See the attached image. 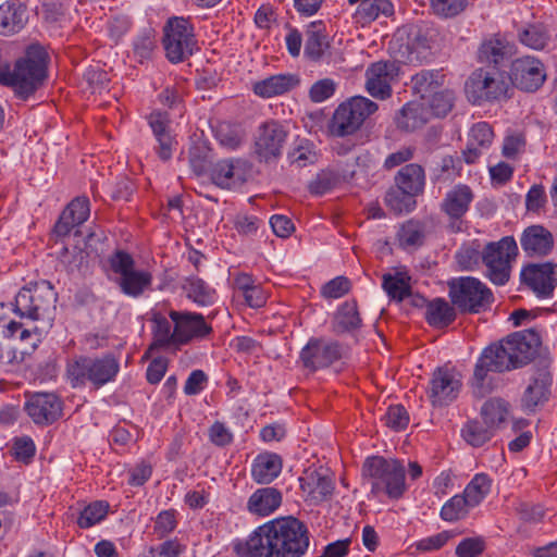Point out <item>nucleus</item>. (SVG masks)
Instances as JSON below:
<instances>
[{"mask_svg":"<svg viewBox=\"0 0 557 557\" xmlns=\"http://www.w3.org/2000/svg\"><path fill=\"white\" fill-rule=\"evenodd\" d=\"M310 545L306 523L283 517L259 527L246 541L234 543L239 557H302Z\"/></svg>","mask_w":557,"mask_h":557,"instance_id":"obj_1","label":"nucleus"},{"mask_svg":"<svg viewBox=\"0 0 557 557\" xmlns=\"http://www.w3.org/2000/svg\"><path fill=\"white\" fill-rule=\"evenodd\" d=\"M48 54L39 45H32L27 48L25 55L16 61L14 70L11 71L8 61L4 62L3 76L0 75V83L14 87L16 94L26 99L33 95L46 78Z\"/></svg>","mask_w":557,"mask_h":557,"instance_id":"obj_2","label":"nucleus"},{"mask_svg":"<svg viewBox=\"0 0 557 557\" xmlns=\"http://www.w3.org/2000/svg\"><path fill=\"white\" fill-rule=\"evenodd\" d=\"M120 371V362L112 354L78 356L66 363L65 375L73 388L90 385L99 389L113 382Z\"/></svg>","mask_w":557,"mask_h":557,"instance_id":"obj_3","label":"nucleus"},{"mask_svg":"<svg viewBox=\"0 0 557 557\" xmlns=\"http://www.w3.org/2000/svg\"><path fill=\"white\" fill-rule=\"evenodd\" d=\"M405 467L397 459L381 456L368 457L362 466V475L371 480L372 493H385L389 498H400L406 491Z\"/></svg>","mask_w":557,"mask_h":557,"instance_id":"obj_4","label":"nucleus"},{"mask_svg":"<svg viewBox=\"0 0 557 557\" xmlns=\"http://www.w3.org/2000/svg\"><path fill=\"white\" fill-rule=\"evenodd\" d=\"M57 294L48 281L32 283L15 296L14 312L21 318L42 320L55 309Z\"/></svg>","mask_w":557,"mask_h":557,"instance_id":"obj_5","label":"nucleus"},{"mask_svg":"<svg viewBox=\"0 0 557 557\" xmlns=\"http://www.w3.org/2000/svg\"><path fill=\"white\" fill-rule=\"evenodd\" d=\"M376 110L377 104L374 101L362 96L351 97L335 109L329 132L336 137L352 135Z\"/></svg>","mask_w":557,"mask_h":557,"instance_id":"obj_6","label":"nucleus"},{"mask_svg":"<svg viewBox=\"0 0 557 557\" xmlns=\"http://www.w3.org/2000/svg\"><path fill=\"white\" fill-rule=\"evenodd\" d=\"M453 305L462 313H479L486 310L493 301V294L475 277H458L448 282Z\"/></svg>","mask_w":557,"mask_h":557,"instance_id":"obj_7","label":"nucleus"},{"mask_svg":"<svg viewBox=\"0 0 557 557\" xmlns=\"http://www.w3.org/2000/svg\"><path fill=\"white\" fill-rule=\"evenodd\" d=\"M509 90L508 76L498 71L488 72L479 69L471 74L466 83L468 99L473 104L507 99Z\"/></svg>","mask_w":557,"mask_h":557,"instance_id":"obj_8","label":"nucleus"},{"mask_svg":"<svg viewBox=\"0 0 557 557\" xmlns=\"http://www.w3.org/2000/svg\"><path fill=\"white\" fill-rule=\"evenodd\" d=\"M518 256V245L513 236H505L490 242L483 248V264L487 277L496 285H505L510 277L511 262Z\"/></svg>","mask_w":557,"mask_h":557,"instance_id":"obj_9","label":"nucleus"},{"mask_svg":"<svg viewBox=\"0 0 557 557\" xmlns=\"http://www.w3.org/2000/svg\"><path fill=\"white\" fill-rule=\"evenodd\" d=\"M391 49L400 62L413 65L429 61L432 55L430 39L418 26L398 29L391 41Z\"/></svg>","mask_w":557,"mask_h":557,"instance_id":"obj_10","label":"nucleus"},{"mask_svg":"<svg viewBox=\"0 0 557 557\" xmlns=\"http://www.w3.org/2000/svg\"><path fill=\"white\" fill-rule=\"evenodd\" d=\"M163 46L166 58L178 63L190 57L197 46L189 20L171 17L163 27Z\"/></svg>","mask_w":557,"mask_h":557,"instance_id":"obj_11","label":"nucleus"},{"mask_svg":"<svg viewBox=\"0 0 557 557\" xmlns=\"http://www.w3.org/2000/svg\"><path fill=\"white\" fill-rule=\"evenodd\" d=\"M109 262L112 271L120 275L117 285L125 295L137 298L150 288L151 273L136 270L134 259L129 253L119 250L110 257Z\"/></svg>","mask_w":557,"mask_h":557,"instance_id":"obj_12","label":"nucleus"},{"mask_svg":"<svg viewBox=\"0 0 557 557\" xmlns=\"http://www.w3.org/2000/svg\"><path fill=\"white\" fill-rule=\"evenodd\" d=\"M515 369L504 341L492 344L481 354L473 373V394L476 397H484L488 393L485 387V380L488 372H505Z\"/></svg>","mask_w":557,"mask_h":557,"instance_id":"obj_13","label":"nucleus"},{"mask_svg":"<svg viewBox=\"0 0 557 557\" xmlns=\"http://www.w3.org/2000/svg\"><path fill=\"white\" fill-rule=\"evenodd\" d=\"M288 132L283 124L271 120L261 124L255 139L253 153L260 162L277 160L283 151Z\"/></svg>","mask_w":557,"mask_h":557,"instance_id":"obj_14","label":"nucleus"},{"mask_svg":"<svg viewBox=\"0 0 557 557\" xmlns=\"http://www.w3.org/2000/svg\"><path fill=\"white\" fill-rule=\"evenodd\" d=\"M169 318L176 324L178 349L193 342L208 339L213 333L212 325L199 312L170 310Z\"/></svg>","mask_w":557,"mask_h":557,"instance_id":"obj_15","label":"nucleus"},{"mask_svg":"<svg viewBox=\"0 0 557 557\" xmlns=\"http://www.w3.org/2000/svg\"><path fill=\"white\" fill-rule=\"evenodd\" d=\"M345 348L336 341L310 338L300 351V360L305 368L317 371L341 360Z\"/></svg>","mask_w":557,"mask_h":557,"instance_id":"obj_16","label":"nucleus"},{"mask_svg":"<svg viewBox=\"0 0 557 557\" xmlns=\"http://www.w3.org/2000/svg\"><path fill=\"white\" fill-rule=\"evenodd\" d=\"M461 387L459 372L448 367H440L432 374L428 396L433 406H445L458 397Z\"/></svg>","mask_w":557,"mask_h":557,"instance_id":"obj_17","label":"nucleus"},{"mask_svg":"<svg viewBox=\"0 0 557 557\" xmlns=\"http://www.w3.org/2000/svg\"><path fill=\"white\" fill-rule=\"evenodd\" d=\"M24 410L36 425L46 426L62 417L63 401L53 393H35L27 396Z\"/></svg>","mask_w":557,"mask_h":557,"instance_id":"obj_18","label":"nucleus"},{"mask_svg":"<svg viewBox=\"0 0 557 557\" xmlns=\"http://www.w3.org/2000/svg\"><path fill=\"white\" fill-rule=\"evenodd\" d=\"M503 341L512 363H515V369L529 363L541 346V336L534 329L512 333Z\"/></svg>","mask_w":557,"mask_h":557,"instance_id":"obj_19","label":"nucleus"},{"mask_svg":"<svg viewBox=\"0 0 557 557\" xmlns=\"http://www.w3.org/2000/svg\"><path fill=\"white\" fill-rule=\"evenodd\" d=\"M544 65L537 59L524 57L517 59L511 64L508 79L512 85L525 91L537 90L545 82Z\"/></svg>","mask_w":557,"mask_h":557,"instance_id":"obj_20","label":"nucleus"},{"mask_svg":"<svg viewBox=\"0 0 557 557\" xmlns=\"http://www.w3.org/2000/svg\"><path fill=\"white\" fill-rule=\"evenodd\" d=\"M399 66L393 61L372 63L367 72L366 88L368 92L380 99H386L392 94V83L397 78Z\"/></svg>","mask_w":557,"mask_h":557,"instance_id":"obj_21","label":"nucleus"},{"mask_svg":"<svg viewBox=\"0 0 557 557\" xmlns=\"http://www.w3.org/2000/svg\"><path fill=\"white\" fill-rule=\"evenodd\" d=\"M552 384L553 376L548 371L537 370L531 375L520 399L522 410L534 413L544 406L549 399Z\"/></svg>","mask_w":557,"mask_h":557,"instance_id":"obj_22","label":"nucleus"},{"mask_svg":"<svg viewBox=\"0 0 557 557\" xmlns=\"http://www.w3.org/2000/svg\"><path fill=\"white\" fill-rule=\"evenodd\" d=\"M149 126L158 143L154 150L158 157L168 161L172 158L173 151L176 149L177 141L172 133L171 121L165 112H152L148 117Z\"/></svg>","mask_w":557,"mask_h":557,"instance_id":"obj_23","label":"nucleus"},{"mask_svg":"<svg viewBox=\"0 0 557 557\" xmlns=\"http://www.w3.org/2000/svg\"><path fill=\"white\" fill-rule=\"evenodd\" d=\"M554 243L552 232L540 224L528 226L520 236L521 248L530 258L546 257L553 250Z\"/></svg>","mask_w":557,"mask_h":557,"instance_id":"obj_24","label":"nucleus"},{"mask_svg":"<svg viewBox=\"0 0 557 557\" xmlns=\"http://www.w3.org/2000/svg\"><path fill=\"white\" fill-rule=\"evenodd\" d=\"M555 264H528L521 271V282L530 287L536 295L548 297L555 289Z\"/></svg>","mask_w":557,"mask_h":557,"instance_id":"obj_25","label":"nucleus"},{"mask_svg":"<svg viewBox=\"0 0 557 557\" xmlns=\"http://www.w3.org/2000/svg\"><path fill=\"white\" fill-rule=\"evenodd\" d=\"M247 163L242 159H224L210 169L211 181L221 188H233L246 181Z\"/></svg>","mask_w":557,"mask_h":557,"instance_id":"obj_26","label":"nucleus"},{"mask_svg":"<svg viewBox=\"0 0 557 557\" xmlns=\"http://www.w3.org/2000/svg\"><path fill=\"white\" fill-rule=\"evenodd\" d=\"M150 321L152 323V342L148 350H177L176 324H173L170 318L159 311L151 312Z\"/></svg>","mask_w":557,"mask_h":557,"instance_id":"obj_27","label":"nucleus"},{"mask_svg":"<svg viewBox=\"0 0 557 557\" xmlns=\"http://www.w3.org/2000/svg\"><path fill=\"white\" fill-rule=\"evenodd\" d=\"M89 214V200L85 197L75 198L62 211L54 225V233L62 237L69 235L75 226L83 224Z\"/></svg>","mask_w":557,"mask_h":557,"instance_id":"obj_28","label":"nucleus"},{"mask_svg":"<svg viewBox=\"0 0 557 557\" xmlns=\"http://www.w3.org/2000/svg\"><path fill=\"white\" fill-rule=\"evenodd\" d=\"M329 49L325 24L322 21L309 23L306 29L305 57L312 62H319L323 60Z\"/></svg>","mask_w":557,"mask_h":557,"instance_id":"obj_29","label":"nucleus"},{"mask_svg":"<svg viewBox=\"0 0 557 557\" xmlns=\"http://www.w3.org/2000/svg\"><path fill=\"white\" fill-rule=\"evenodd\" d=\"M297 74H277L253 83V92L264 99L284 95L299 86Z\"/></svg>","mask_w":557,"mask_h":557,"instance_id":"obj_30","label":"nucleus"},{"mask_svg":"<svg viewBox=\"0 0 557 557\" xmlns=\"http://www.w3.org/2000/svg\"><path fill=\"white\" fill-rule=\"evenodd\" d=\"M281 504V491L275 487H261L250 495L247 509L252 515L267 517L273 513Z\"/></svg>","mask_w":557,"mask_h":557,"instance_id":"obj_31","label":"nucleus"},{"mask_svg":"<svg viewBox=\"0 0 557 557\" xmlns=\"http://www.w3.org/2000/svg\"><path fill=\"white\" fill-rule=\"evenodd\" d=\"M472 200L473 194L470 187L457 185L446 194L441 208L449 219L459 220L466 214Z\"/></svg>","mask_w":557,"mask_h":557,"instance_id":"obj_32","label":"nucleus"},{"mask_svg":"<svg viewBox=\"0 0 557 557\" xmlns=\"http://www.w3.org/2000/svg\"><path fill=\"white\" fill-rule=\"evenodd\" d=\"M282 471V459L277 454L263 453L256 457L251 467L252 479L259 484H269Z\"/></svg>","mask_w":557,"mask_h":557,"instance_id":"obj_33","label":"nucleus"},{"mask_svg":"<svg viewBox=\"0 0 557 557\" xmlns=\"http://www.w3.org/2000/svg\"><path fill=\"white\" fill-rule=\"evenodd\" d=\"M182 288L186 293V297L200 307L212 306L218 298L216 290L196 275L186 277Z\"/></svg>","mask_w":557,"mask_h":557,"instance_id":"obj_34","label":"nucleus"},{"mask_svg":"<svg viewBox=\"0 0 557 557\" xmlns=\"http://www.w3.org/2000/svg\"><path fill=\"white\" fill-rule=\"evenodd\" d=\"M26 9L15 2H4L0 5V34L4 36L20 32L26 23Z\"/></svg>","mask_w":557,"mask_h":557,"instance_id":"obj_35","label":"nucleus"},{"mask_svg":"<svg viewBox=\"0 0 557 557\" xmlns=\"http://www.w3.org/2000/svg\"><path fill=\"white\" fill-rule=\"evenodd\" d=\"M362 320L360 318L357 302L346 301L335 312L332 320V332L336 335L349 333L358 330L361 326Z\"/></svg>","mask_w":557,"mask_h":557,"instance_id":"obj_36","label":"nucleus"},{"mask_svg":"<svg viewBox=\"0 0 557 557\" xmlns=\"http://www.w3.org/2000/svg\"><path fill=\"white\" fill-rule=\"evenodd\" d=\"M429 120L430 112L424 103L408 102L396 116V124L403 131L412 132L422 127Z\"/></svg>","mask_w":557,"mask_h":557,"instance_id":"obj_37","label":"nucleus"},{"mask_svg":"<svg viewBox=\"0 0 557 557\" xmlns=\"http://www.w3.org/2000/svg\"><path fill=\"white\" fill-rule=\"evenodd\" d=\"M394 14V5L389 0H364L358 5L355 17L358 23L370 24L380 16L389 17Z\"/></svg>","mask_w":557,"mask_h":557,"instance_id":"obj_38","label":"nucleus"},{"mask_svg":"<svg viewBox=\"0 0 557 557\" xmlns=\"http://www.w3.org/2000/svg\"><path fill=\"white\" fill-rule=\"evenodd\" d=\"M425 319L431 326L446 327L455 321L456 312L445 299L436 298L428 304Z\"/></svg>","mask_w":557,"mask_h":557,"instance_id":"obj_39","label":"nucleus"},{"mask_svg":"<svg viewBox=\"0 0 557 557\" xmlns=\"http://www.w3.org/2000/svg\"><path fill=\"white\" fill-rule=\"evenodd\" d=\"M396 185L413 194L422 191L424 186V170L417 163L401 168L395 176Z\"/></svg>","mask_w":557,"mask_h":557,"instance_id":"obj_40","label":"nucleus"},{"mask_svg":"<svg viewBox=\"0 0 557 557\" xmlns=\"http://www.w3.org/2000/svg\"><path fill=\"white\" fill-rule=\"evenodd\" d=\"M509 414V404L502 398H490L481 408V417L485 424L498 429Z\"/></svg>","mask_w":557,"mask_h":557,"instance_id":"obj_41","label":"nucleus"},{"mask_svg":"<svg viewBox=\"0 0 557 557\" xmlns=\"http://www.w3.org/2000/svg\"><path fill=\"white\" fill-rule=\"evenodd\" d=\"M492 480L490 476L484 473H478L467 484L462 495L468 500V505L474 508L490 494Z\"/></svg>","mask_w":557,"mask_h":557,"instance_id":"obj_42","label":"nucleus"},{"mask_svg":"<svg viewBox=\"0 0 557 557\" xmlns=\"http://www.w3.org/2000/svg\"><path fill=\"white\" fill-rule=\"evenodd\" d=\"M416 194L404 190V188L399 186H395L387 190L385 195V203L386 206L396 214L407 213L414 209L416 207Z\"/></svg>","mask_w":557,"mask_h":557,"instance_id":"obj_43","label":"nucleus"},{"mask_svg":"<svg viewBox=\"0 0 557 557\" xmlns=\"http://www.w3.org/2000/svg\"><path fill=\"white\" fill-rule=\"evenodd\" d=\"M424 227L414 220L407 221L397 233V240L401 248L411 250L420 247L424 242Z\"/></svg>","mask_w":557,"mask_h":557,"instance_id":"obj_44","label":"nucleus"},{"mask_svg":"<svg viewBox=\"0 0 557 557\" xmlns=\"http://www.w3.org/2000/svg\"><path fill=\"white\" fill-rule=\"evenodd\" d=\"M382 280V287L391 299L403 301L410 296L411 287L409 277L405 276L403 273H386L383 275Z\"/></svg>","mask_w":557,"mask_h":557,"instance_id":"obj_45","label":"nucleus"},{"mask_svg":"<svg viewBox=\"0 0 557 557\" xmlns=\"http://www.w3.org/2000/svg\"><path fill=\"white\" fill-rule=\"evenodd\" d=\"M215 137L221 146L235 150L245 141L246 132L239 125L223 122L218 125Z\"/></svg>","mask_w":557,"mask_h":557,"instance_id":"obj_46","label":"nucleus"},{"mask_svg":"<svg viewBox=\"0 0 557 557\" xmlns=\"http://www.w3.org/2000/svg\"><path fill=\"white\" fill-rule=\"evenodd\" d=\"M443 76L437 71L422 70L411 78L412 89L422 99L435 92L442 85Z\"/></svg>","mask_w":557,"mask_h":557,"instance_id":"obj_47","label":"nucleus"},{"mask_svg":"<svg viewBox=\"0 0 557 557\" xmlns=\"http://www.w3.org/2000/svg\"><path fill=\"white\" fill-rule=\"evenodd\" d=\"M465 441L473 447H481L487 443L493 436L495 429L485 424L484 421H469L462 429Z\"/></svg>","mask_w":557,"mask_h":557,"instance_id":"obj_48","label":"nucleus"},{"mask_svg":"<svg viewBox=\"0 0 557 557\" xmlns=\"http://www.w3.org/2000/svg\"><path fill=\"white\" fill-rule=\"evenodd\" d=\"M109 510V504L103 500H96L87 505L79 513L77 524L82 529H88L102 521Z\"/></svg>","mask_w":557,"mask_h":557,"instance_id":"obj_49","label":"nucleus"},{"mask_svg":"<svg viewBox=\"0 0 557 557\" xmlns=\"http://www.w3.org/2000/svg\"><path fill=\"white\" fill-rule=\"evenodd\" d=\"M471 508L462 494L455 495L443 505L440 516L444 521L455 522L466 518Z\"/></svg>","mask_w":557,"mask_h":557,"instance_id":"obj_50","label":"nucleus"},{"mask_svg":"<svg viewBox=\"0 0 557 557\" xmlns=\"http://www.w3.org/2000/svg\"><path fill=\"white\" fill-rule=\"evenodd\" d=\"M456 260L462 270H473L483 262V249L478 240L463 245L456 253Z\"/></svg>","mask_w":557,"mask_h":557,"instance_id":"obj_51","label":"nucleus"},{"mask_svg":"<svg viewBox=\"0 0 557 557\" xmlns=\"http://www.w3.org/2000/svg\"><path fill=\"white\" fill-rule=\"evenodd\" d=\"M548 33L543 24H530L519 33L520 41L532 49L541 50L548 41Z\"/></svg>","mask_w":557,"mask_h":557,"instance_id":"obj_52","label":"nucleus"},{"mask_svg":"<svg viewBox=\"0 0 557 557\" xmlns=\"http://www.w3.org/2000/svg\"><path fill=\"white\" fill-rule=\"evenodd\" d=\"M301 488L313 494L314 498H324L333 491L332 481L318 472L310 473L306 479H301Z\"/></svg>","mask_w":557,"mask_h":557,"instance_id":"obj_53","label":"nucleus"},{"mask_svg":"<svg viewBox=\"0 0 557 557\" xmlns=\"http://www.w3.org/2000/svg\"><path fill=\"white\" fill-rule=\"evenodd\" d=\"M473 0H431L433 13L440 17L451 18L461 14Z\"/></svg>","mask_w":557,"mask_h":557,"instance_id":"obj_54","label":"nucleus"},{"mask_svg":"<svg viewBox=\"0 0 557 557\" xmlns=\"http://www.w3.org/2000/svg\"><path fill=\"white\" fill-rule=\"evenodd\" d=\"M507 54V47L498 39H490L483 42L479 49V60L481 62L498 65Z\"/></svg>","mask_w":557,"mask_h":557,"instance_id":"obj_55","label":"nucleus"},{"mask_svg":"<svg viewBox=\"0 0 557 557\" xmlns=\"http://www.w3.org/2000/svg\"><path fill=\"white\" fill-rule=\"evenodd\" d=\"M454 95L449 90L433 92L426 108L431 116L442 117L448 114L453 108Z\"/></svg>","mask_w":557,"mask_h":557,"instance_id":"obj_56","label":"nucleus"},{"mask_svg":"<svg viewBox=\"0 0 557 557\" xmlns=\"http://www.w3.org/2000/svg\"><path fill=\"white\" fill-rule=\"evenodd\" d=\"M337 83L332 78H322L314 82L308 92L313 103H321L332 98L336 91Z\"/></svg>","mask_w":557,"mask_h":557,"instance_id":"obj_57","label":"nucleus"},{"mask_svg":"<svg viewBox=\"0 0 557 557\" xmlns=\"http://www.w3.org/2000/svg\"><path fill=\"white\" fill-rule=\"evenodd\" d=\"M486 549V541L483 536L463 539L456 547L457 557H479Z\"/></svg>","mask_w":557,"mask_h":557,"instance_id":"obj_58","label":"nucleus"},{"mask_svg":"<svg viewBox=\"0 0 557 557\" xmlns=\"http://www.w3.org/2000/svg\"><path fill=\"white\" fill-rule=\"evenodd\" d=\"M494 139V132L492 126L486 122H479L474 124L469 133L468 140L471 145H476L483 149L490 148Z\"/></svg>","mask_w":557,"mask_h":557,"instance_id":"obj_59","label":"nucleus"},{"mask_svg":"<svg viewBox=\"0 0 557 557\" xmlns=\"http://www.w3.org/2000/svg\"><path fill=\"white\" fill-rule=\"evenodd\" d=\"M384 421L388 428L395 431H400L407 428L409 423V414L401 405L389 406L384 416Z\"/></svg>","mask_w":557,"mask_h":557,"instance_id":"obj_60","label":"nucleus"},{"mask_svg":"<svg viewBox=\"0 0 557 557\" xmlns=\"http://www.w3.org/2000/svg\"><path fill=\"white\" fill-rule=\"evenodd\" d=\"M454 533L451 531H442L437 534L424 537L416 543V548L420 552H433L438 550L446 543L454 537Z\"/></svg>","mask_w":557,"mask_h":557,"instance_id":"obj_61","label":"nucleus"},{"mask_svg":"<svg viewBox=\"0 0 557 557\" xmlns=\"http://www.w3.org/2000/svg\"><path fill=\"white\" fill-rule=\"evenodd\" d=\"M177 525L176 511L174 509L161 511L154 520V532L159 537H164L175 530Z\"/></svg>","mask_w":557,"mask_h":557,"instance_id":"obj_62","label":"nucleus"},{"mask_svg":"<svg viewBox=\"0 0 557 557\" xmlns=\"http://www.w3.org/2000/svg\"><path fill=\"white\" fill-rule=\"evenodd\" d=\"M36 451L34 441L28 436L16 437L13 443V455L16 460L29 462Z\"/></svg>","mask_w":557,"mask_h":557,"instance_id":"obj_63","label":"nucleus"},{"mask_svg":"<svg viewBox=\"0 0 557 557\" xmlns=\"http://www.w3.org/2000/svg\"><path fill=\"white\" fill-rule=\"evenodd\" d=\"M337 183V177L331 172H322L315 176L309 184V190L312 195L322 196L330 191Z\"/></svg>","mask_w":557,"mask_h":557,"instance_id":"obj_64","label":"nucleus"}]
</instances>
